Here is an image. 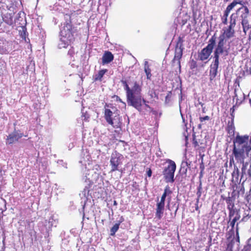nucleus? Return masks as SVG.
<instances>
[{
	"label": "nucleus",
	"mask_w": 251,
	"mask_h": 251,
	"mask_svg": "<svg viewBox=\"0 0 251 251\" xmlns=\"http://www.w3.org/2000/svg\"><path fill=\"white\" fill-rule=\"evenodd\" d=\"M140 86L135 82L134 84L133 91L126 97L128 104L135 107L139 111H141L142 102H146V100L142 98Z\"/></svg>",
	"instance_id": "obj_1"
},
{
	"label": "nucleus",
	"mask_w": 251,
	"mask_h": 251,
	"mask_svg": "<svg viewBox=\"0 0 251 251\" xmlns=\"http://www.w3.org/2000/svg\"><path fill=\"white\" fill-rule=\"evenodd\" d=\"M72 29V25L69 23L64 24L61 27L60 38L58 43L59 48H65L73 42L74 37Z\"/></svg>",
	"instance_id": "obj_2"
},
{
	"label": "nucleus",
	"mask_w": 251,
	"mask_h": 251,
	"mask_svg": "<svg viewBox=\"0 0 251 251\" xmlns=\"http://www.w3.org/2000/svg\"><path fill=\"white\" fill-rule=\"evenodd\" d=\"M166 162L168 165L166 167L163 171V175L166 182H173L174 181V173L176 170L175 162L170 159H167Z\"/></svg>",
	"instance_id": "obj_3"
},
{
	"label": "nucleus",
	"mask_w": 251,
	"mask_h": 251,
	"mask_svg": "<svg viewBox=\"0 0 251 251\" xmlns=\"http://www.w3.org/2000/svg\"><path fill=\"white\" fill-rule=\"evenodd\" d=\"M215 44V38L213 36L209 40L207 46L203 48L199 53L198 57L201 61H204L208 58Z\"/></svg>",
	"instance_id": "obj_4"
},
{
	"label": "nucleus",
	"mask_w": 251,
	"mask_h": 251,
	"mask_svg": "<svg viewBox=\"0 0 251 251\" xmlns=\"http://www.w3.org/2000/svg\"><path fill=\"white\" fill-rule=\"evenodd\" d=\"M122 158V155L116 151L112 153L110 160L111 172L118 170V166L121 164V160Z\"/></svg>",
	"instance_id": "obj_5"
},
{
	"label": "nucleus",
	"mask_w": 251,
	"mask_h": 251,
	"mask_svg": "<svg viewBox=\"0 0 251 251\" xmlns=\"http://www.w3.org/2000/svg\"><path fill=\"white\" fill-rule=\"evenodd\" d=\"M243 5L242 0H234L230 4H229L226 8L224 11L223 16L222 18V22L224 24L226 25L227 23V17L230 12L237 5Z\"/></svg>",
	"instance_id": "obj_6"
},
{
	"label": "nucleus",
	"mask_w": 251,
	"mask_h": 251,
	"mask_svg": "<svg viewBox=\"0 0 251 251\" xmlns=\"http://www.w3.org/2000/svg\"><path fill=\"white\" fill-rule=\"evenodd\" d=\"M23 136V134L19 133L17 131H15L7 136L6 139V143L8 144H12L18 141V140L22 138Z\"/></svg>",
	"instance_id": "obj_7"
},
{
	"label": "nucleus",
	"mask_w": 251,
	"mask_h": 251,
	"mask_svg": "<svg viewBox=\"0 0 251 251\" xmlns=\"http://www.w3.org/2000/svg\"><path fill=\"white\" fill-rule=\"evenodd\" d=\"M242 3H243L244 2L242 1ZM241 5L242 6L239 8L236 11V12L237 15L241 12L240 18L242 20L248 18L249 14V10L247 6H244L243 4Z\"/></svg>",
	"instance_id": "obj_8"
},
{
	"label": "nucleus",
	"mask_w": 251,
	"mask_h": 251,
	"mask_svg": "<svg viewBox=\"0 0 251 251\" xmlns=\"http://www.w3.org/2000/svg\"><path fill=\"white\" fill-rule=\"evenodd\" d=\"M165 207V202L158 201L156 204L155 216L158 219H161L163 216Z\"/></svg>",
	"instance_id": "obj_9"
},
{
	"label": "nucleus",
	"mask_w": 251,
	"mask_h": 251,
	"mask_svg": "<svg viewBox=\"0 0 251 251\" xmlns=\"http://www.w3.org/2000/svg\"><path fill=\"white\" fill-rule=\"evenodd\" d=\"M233 28V27H230V26H228V28L224 29V32L223 34L220 35V36L225 39H229L232 37L234 34V30Z\"/></svg>",
	"instance_id": "obj_10"
},
{
	"label": "nucleus",
	"mask_w": 251,
	"mask_h": 251,
	"mask_svg": "<svg viewBox=\"0 0 251 251\" xmlns=\"http://www.w3.org/2000/svg\"><path fill=\"white\" fill-rule=\"evenodd\" d=\"M114 58L113 55L110 51H105L102 57V63L108 64L111 62Z\"/></svg>",
	"instance_id": "obj_11"
},
{
	"label": "nucleus",
	"mask_w": 251,
	"mask_h": 251,
	"mask_svg": "<svg viewBox=\"0 0 251 251\" xmlns=\"http://www.w3.org/2000/svg\"><path fill=\"white\" fill-rule=\"evenodd\" d=\"M222 53L226 56L228 55V52L227 50L224 49V47H217L214 51V57L219 58V55Z\"/></svg>",
	"instance_id": "obj_12"
},
{
	"label": "nucleus",
	"mask_w": 251,
	"mask_h": 251,
	"mask_svg": "<svg viewBox=\"0 0 251 251\" xmlns=\"http://www.w3.org/2000/svg\"><path fill=\"white\" fill-rule=\"evenodd\" d=\"M112 115H113V113L110 109H105L104 117H105V120L107 121V122L111 125H113V122L112 119L111 118Z\"/></svg>",
	"instance_id": "obj_13"
},
{
	"label": "nucleus",
	"mask_w": 251,
	"mask_h": 251,
	"mask_svg": "<svg viewBox=\"0 0 251 251\" xmlns=\"http://www.w3.org/2000/svg\"><path fill=\"white\" fill-rule=\"evenodd\" d=\"M238 15L236 12L232 13L230 17V25L229 26L230 27H234L236 24V20L237 19Z\"/></svg>",
	"instance_id": "obj_14"
},
{
	"label": "nucleus",
	"mask_w": 251,
	"mask_h": 251,
	"mask_svg": "<svg viewBox=\"0 0 251 251\" xmlns=\"http://www.w3.org/2000/svg\"><path fill=\"white\" fill-rule=\"evenodd\" d=\"M241 24L243 26V29L244 33L246 34L247 31L251 28V26L249 25V21L247 19L242 20Z\"/></svg>",
	"instance_id": "obj_15"
},
{
	"label": "nucleus",
	"mask_w": 251,
	"mask_h": 251,
	"mask_svg": "<svg viewBox=\"0 0 251 251\" xmlns=\"http://www.w3.org/2000/svg\"><path fill=\"white\" fill-rule=\"evenodd\" d=\"M106 72H107V70H106V69L100 70L98 72V74L95 75V79L96 80H101L103 75L105 74V73Z\"/></svg>",
	"instance_id": "obj_16"
},
{
	"label": "nucleus",
	"mask_w": 251,
	"mask_h": 251,
	"mask_svg": "<svg viewBox=\"0 0 251 251\" xmlns=\"http://www.w3.org/2000/svg\"><path fill=\"white\" fill-rule=\"evenodd\" d=\"M235 127L233 125V120L231 123H228L227 126V131L230 134L233 135L234 133Z\"/></svg>",
	"instance_id": "obj_17"
},
{
	"label": "nucleus",
	"mask_w": 251,
	"mask_h": 251,
	"mask_svg": "<svg viewBox=\"0 0 251 251\" xmlns=\"http://www.w3.org/2000/svg\"><path fill=\"white\" fill-rule=\"evenodd\" d=\"M124 84L125 90L126 91V97L131 93L134 90V86L132 88H130L126 81H123Z\"/></svg>",
	"instance_id": "obj_18"
},
{
	"label": "nucleus",
	"mask_w": 251,
	"mask_h": 251,
	"mask_svg": "<svg viewBox=\"0 0 251 251\" xmlns=\"http://www.w3.org/2000/svg\"><path fill=\"white\" fill-rule=\"evenodd\" d=\"M171 193V191H170L168 188H166L164 190V193L161 196L160 202H165V199L168 194Z\"/></svg>",
	"instance_id": "obj_19"
},
{
	"label": "nucleus",
	"mask_w": 251,
	"mask_h": 251,
	"mask_svg": "<svg viewBox=\"0 0 251 251\" xmlns=\"http://www.w3.org/2000/svg\"><path fill=\"white\" fill-rule=\"evenodd\" d=\"M121 222H120L118 224H115L111 228L110 230V234L112 236H113L115 235V233L117 231L119 228V226L120 225Z\"/></svg>",
	"instance_id": "obj_20"
},
{
	"label": "nucleus",
	"mask_w": 251,
	"mask_h": 251,
	"mask_svg": "<svg viewBox=\"0 0 251 251\" xmlns=\"http://www.w3.org/2000/svg\"><path fill=\"white\" fill-rule=\"evenodd\" d=\"M215 60L214 63L211 65L210 69L211 70H218V68L219 67V58L214 57Z\"/></svg>",
	"instance_id": "obj_21"
},
{
	"label": "nucleus",
	"mask_w": 251,
	"mask_h": 251,
	"mask_svg": "<svg viewBox=\"0 0 251 251\" xmlns=\"http://www.w3.org/2000/svg\"><path fill=\"white\" fill-rule=\"evenodd\" d=\"M144 69H145V72L147 75V78L150 79V78L151 76V70L149 68V66L147 65V62H146V63H145Z\"/></svg>",
	"instance_id": "obj_22"
},
{
	"label": "nucleus",
	"mask_w": 251,
	"mask_h": 251,
	"mask_svg": "<svg viewBox=\"0 0 251 251\" xmlns=\"http://www.w3.org/2000/svg\"><path fill=\"white\" fill-rule=\"evenodd\" d=\"M240 219V216L238 214H237L232 220V221L230 223V226L233 228L234 226L235 223L239 220Z\"/></svg>",
	"instance_id": "obj_23"
},
{
	"label": "nucleus",
	"mask_w": 251,
	"mask_h": 251,
	"mask_svg": "<svg viewBox=\"0 0 251 251\" xmlns=\"http://www.w3.org/2000/svg\"><path fill=\"white\" fill-rule=\"evenodd\" d=\"M217 74V70H210V79L212 80Z\"/></svg>",
	"instance_id": "obj_24"
},
{
	"label": "nucleus",
	"mask_w": 251,
	"mask_h": 251,
	"mask_svg": "<svg viewBox=\"0 0 251 251\" xmlns=\"http://www.w3.org/2000/svg\"><path fill=\"white\" fill-rule=\"evenodd\" d=\"M226 39L222 38L221 36L219 37V42L218 43V46L217 47H224L226 41H225Z\"/></svg>",
	"instance_id": "obj_25"
},
{
	"label": "nucleus",
	"mask_w": 251,
	"mask_h": 251,
	"mask_svg": "<svg viewBox=\"0 0 251 251\" xmlns=\"http://www.w3.org/2000/svg\"><path fill=\"white\" fill-rule=\"evenodd\" d=\"M4 68L5 63L4 62H0V75L2 74Z\"/></svg>",
	"instance_id": "obj_26"
},
{
	"label": "nucleus",
	"mask_w": 251,
	"mask_h": 251,
	"mask_svg": "<svg viewBox=\"0 0 251 251\" xmlns=\"http://www.w3.org/2000/svg\"><path fill=\"white\" fill-rule=\"evenodd\" d=\"M246 250L251 251V238L248 241V246Z\"/></svg>",
	"instance_id": "obj_27"
},
{
	"label": "nucleus",
	"mask_w": 251,
	"mask_h": 251,
	"mask_svg": "<svg viewBox=\"0 0 251 251\" xmlns=\"http://www.w3.org/2000/svg\"><path fill=\"white\" fill-rule=\"evenodd\" d=\"M233 243H234V242H231L228 245V246H227V249L229 250V251H232V250H233V249L232 248V246H233Z\"/></svg>",
	"instance_id": "obj_28"
},
{
	"label": "nucleus",
	"mask_w": 251,
	"mask_h": 251,
	"mask_svg": "<svg viewBox=\"0 0 251 251\" xmlns=\"http://www.w3.org/2000/svg\"><path fill=\"white\" fill-rule=\"evenodd\" d=\"M209 119V117L208 116H205L203 117L200 118V120L201 122H202L203 121H205V120H208Z\"/></svg>",
	"instance_id": "obj_29"
},
{
	"label": "nucleus",
	"mask_w": 251,
	"mask_h": 251,
	"mask_svg": "<svg viewBox=\"0 0 251 251\" xmlns=\"http://www.w3.org/2000/svg\"><path fill=\"white\" fill-rule=\"evenodd\" d=\"M181 56V51L180 50H179V52L178 53L176 54L175 57L179 58H180Z\"/></svg>",
	"instance_id": "obj_30"
},
{
	"label": "nucleus",
	"mask_w": 251,
	"mask_h": 251,
	"mask_svg": "<svg viewBox=\"0 0 251 251\" xmlns=\"http://www.w3.org/2000/svg\"><path fill=\"white\" fill-rule=\"evenodd\" d=\"M148 176L150 177L151 176V171L150 169L147 172Z\"/></svg>",
	"instance_id": "obj_31"
},
{
	"label": "nucleus",
	"mask_w": 251,
	"mask_h": 251,
	"mask_svg": "<svg viewBox=\"0 0 251 251\" xmlns=\"http://www.w3.org/2000/svg\"><path fill=\"white\" fill-rule=\"evenodd\" d=\"M74 53V51L72 50H70L68 51V53L71 55H72Z\"/></svg>",
	"instance_id": "obj_32"
},
{
	"label": "nucleus",
	"mask_w": 251,
	"mask_h": 251,
	"mask_svg": "<svg viewBox=\"0 0 251 251\" xmlns=\"http://www.w3.org/2000/svg\"><path fill=\"white\" fill-rule=\"evenodd\" d=\"M143 103H144L145 106L146 107L150 108V107H149V105H148V104H147L146 103V101L145 102H143Z\"/></svg>",
	"instance_id": "obj_33"
},
{
	"label": "nucleus",
	"mask_w": 251,
	"mask_h": 251,
	"mask_svg": "<svg viewBox=\"0 0 251 251\" xmlns=\"http://www.w3.org/2000/svg\"><path fill=\"white\" fill-rule=\"evenodd\" d=\"M236 235H237L238 236V238H239V236H238V227H237L236 228Z\"/></svg>",
	"instance_id": "obj_34"
},
{
	"label": "nucleus",
	"mask_w": 251,
	"mask_h": 251,
	"mask_svg": "<svg viewBox=\"0 0 251 251\" xmlns=\"http://www.w3.org/2000/svg\"><path fill=\"white\" fill-rule=\"evenodd\" d=\"M114 204L115 205H117V202L115 201H114Z\"/></svg>",
	"instance_id": "obj_35"
}]
</instances>
